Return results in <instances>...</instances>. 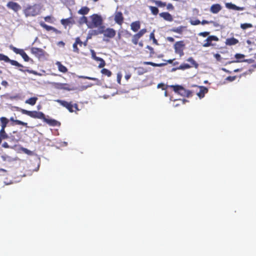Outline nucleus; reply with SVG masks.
<instances>
[{"instance_id":"nucleus-62","label":"nucleus","mask_w":256,"mask_h":256,"mask_svg":"<svg viewBox=\"0 0 256 256\" xmlns=\"http://www.w3.org/2000/svg\"><path fill=\"white\" fill-rule=\"evenodd\" d=\"M181 101H182V104H185V102H188V100H184V99L182 100Z\"/></svg>"},{"instance_id":"nucleus-37","label":"nucleus","mask_w":256,"mask_h":256,"mask_svg":"<svg viewBox=\"0 0 256 256\" xmlns=\"http://www.w3.org/2000/svg\"><path fill=\"white\" fill-rule=\"evenodd\" d=\"M190 68H191V66H190V65L189 64L184 63V64H180L179 66V67L178 68V69L184 70L188 69Z\"/></svg>"},{"instance_id":"nucleus-10","label":"nucleus","mask_w":256,"mask_h":256,"mask_svg":"<svg viewBox=\"0 0 256 256\" xmlns=\"http://www.w3.org/2000/svg\"><path fill=\"white\" fill-rule=\"evenodd\" d=\"M0 60H4L6 62H10L12 65L18 67L23 66L22 64L18 63L17 61L10 59L8 56L2 54H0Z\"/></svg>"},{"instance_id":"nucleus-60","label":"nucleus","mask_w":256,"mask_h":256,"mask_svg":"<svg viewBox=\"0 0 256 256\" xmlns=\"http://www.w3.org/2000/svg\"><path fill=\"white\" fill-rule=\"evenodd\" d=\"M242 70V68H237V69H236L234 70V72H240Z\"/></svg>"},{"instance_id":"nucleus-42","label":"nucleus","mask_w":256,"mask_h":256,"mask_svg":"<svg viewBox=\"0 0 256 256\" xmlns=\"http://www.w3.org/2000/svg\"><path fill=\"white\" fill-rule=\"evenodd\" d=\"M170 86H166L163 83H160V84H158L157 86V88H162V90H166V88L169 87Z\"/></svg>"},{"instance_id":"nucleus-12","label":"nucleus","mask_w":256,"mask_h":256,"mask_svg":"<svg viewBox=\"0 0 256 256\" xmlns=\"http://www.w3.org/2000/svg\"><path fill=\"white\" fill-rule=\"evenodd\" d=\"M8 8L12 10L14 12H17L21 10V6L17 2H9L6 4Z\"/></svg>"},{"instance_id":"nucleus-59","label":"nucleus","mask_w":256,"mask_h":256,"mask_svg":"<svg viewBox=\"0 0 256 256\" xmlns=\"http://www.w3.org/2000/svg\"><path fill=\"white\" fill-rule=\"evenodd\" d=\"M2 84L3 85V86H8V82L6 81L3 80L2 82Z\"/></svg>"},{"instance_id":"nucleus-9","label":"nucleus","mask_w":256,"mask_h":256,"mask_svg":"<svg viewBox=\"0 0 256 256\" xmlns=\"http://www.w3.org/2000/svg\"><path fill=\"white\" fill-rule=\"evenodd\" d=\"M102 34L104 38L110 39L116 36V31L112 28H104L102 30Z\"/></svg>"},{"instance_id":"nucleus-31","label":"nucleus","mask_w":256,"mask_h":256,"mask_svg":"<svg viewBox=\"0 0 256 256\" xmlns=\"http://www.w3.org/2000/svg\"><path fill=\"white\" fill-rule=\"evenodd\" d=\"M10 120L14 122L16 124L22 125L26 127L28 126V124L26 122H23L18 120H14L13 118H10Z\"/></svg>"},{"instance_id":"nucleus-36","label":"nucleus","mask_w":256,"mask_h":256,"mask_svg":"<svg viewBox=\"0 0 256 256\" xmlns=\"http://www.w3.org/2000/svg\"><path fill=\"white\" fill-rule=\"evenodd\" d=\"M153 2L158 7H164L166 6V3L160 0H153Z\"/></svg>"},{"instance_id":"nucleus-27","label":"nucleus","mask_w":256,"mask_h":256,"mask_svg":"<svg viewBox=\"0 0 256 256\" xmlns=\"http://www.w3.org/2000/svg\"><path fill=\"white\" fill-rule=\"evenodd\" d=\"M187 61L190 62V66L191 68H197L198 66V64L195 61L193 58L190 57L188 60Z\"/></svg>"},{"instance_id":"nucleus-34","label":"nucleus","mask_w":256,"mask_h":256,"mask_svg":"<svg viewBox=\"0 0 256 256\" xmlns=\"http://www.w3.org/2000/svg\"><path fill=\"white\" fill-rule=\"evenodd\" d=\"M101 73L108 77H110L112 74V72L110 70L105 68H104L101 70Z\"/></svg>"},{"instance_id":"nucleus-48","label":"nucleus","mask_w":256,"mask_h":256,"mask_svg":"<svg viewBox=\"0 0 256 256\" xmlns=\"http://www.w3.org/2000/svg\"><path fill=\"white\" fill-rule=\"evenodd\" d=\"M122 78V75L120 72H118L117 74V81L118 84H120L121 79Z\"/></svg>"},{"instance_id":"nucleus-54","label":"nucleus","mask_w":256,"mask_h":256,"mask_svg":"<svg viewBox=\"0 0 256 256\" xmlns=\"http://www.w3.org/2000/svg\"><path fill=\"white\" fill-rule=\"evenodd\" d=\"M242 62H246L248 64H252V63L254 62V60H253L252 58H250V59L244 60H242Z\"/></svg>"},{"instance_id":"nucleus-19","label":"nucleus","mask_w":256,"mask_h":256,"mask_svg":"<svg viewBox=\"0 0 256 256\" xmlns=\"http://www.w3.org/2000/svg\"><path fill=\"white\" fill-rule=\"evenodd\" d=\"M44 122L47 123L48 124H49L50 126H56L60 124V123L58 122L57 120H54V119H50V118H47L44 116V118L42 120Z\"/></svg>"},{"instance_id":"nucleus-49","label":"nucleus","mask_w":256,"mask_h":256,"mask_svg":"<svg viewBox=\"0 0 256 256\" xmlns=\"http://www.w3.org/2000/svg\"><path fill=\"white\" fill-rule=\"evenodd\" d=\"M92 56L93 59L97 61L96 58H100V57L96 56L95 52L94 50H91Z\"/></svg>"},{"instance_id":"nucleus-58","label":"nucleus","mask_w":256,"mask_h":256,"mask_svg":"<svg viewBox=\"0 0 256 256\" xmlns=\"http://www.w3.org/2000/svg\"><path fill=\"white\" fill-rule=\"evenodd\" d=\"M131 77V74H126V76H124V78H125L128 80Z\"/></svg>"},{"instance_id":"nucleus-23","label":"nucleus","mask_w":256,"mask_h":256,"mask_svg":"<svg viewBox=\"0 0 256 256\" xmlns=\"http://www.w3.org/2000/svg\"><path fill=\"white\" fill-rule=\"evenodd\" d=\"M105 28L104 26H100L98 27L97 30H92L90 32L91 36H97L102 34V30Z\"/></svg>"},{"instance_id":"nucleus-56","label":"nucleus","mask_w":256,"mask_h":256,"mask_svg":"<svg viewBox=\"0 0 256 256\" xmlns=\"http://www.w3.org/2000/svg\"><path fill=\"white\" fill-rule=\"evenodd\" d=\"M2 146L4 148H8L10 147L9 145L6 142H4Z\"/></svg>"},{"instance_id":"nucleus-25","label":"nucleus","mask_w":256,"mask_h":256,"mask_svg":"<svg viewBox=\"0 0 256 256\" xmlns=\"http://www.w3.org/2000/svg\"><path fill=\"white\" fill-rule=\"evenodd\" d=\"M56 64L60 72L63 73H66L68 72V70L66 67L62 64L60 62H56Z\"/></svg>"},{"instance_id":"nucleus-8","label":"nucleus","mask_w":256,"mask_h":256,"mask_svg":"<svg viewBox=\"0 0 256 256\" xmlns=\"http://www.w3.org/2000/svg\"><path fill=\"white\" fill-rule=\"evenodd\" d=\"M91 18L92 22V24H93L94 27L96 28L102 26V19L100 16L97 14H94L92 16Z\"/></svg>"},{"instance_id":"nucleus-63","label":"nucleus","mask_w":256,"mask_h":256,"mask_svg":"<svg viewBox=\"0 0 256 256\" xmlns=\"http://www.w3.org/2000/svg\"><path fill=\"white\" fill-rule=\"evenodd\" d=\"M82 19L84 20V22H87V18L86 16H83Z\"/></svg>"},{"instance_id":"nucleus-20","label":"nucleus","mask_w":256,"mask_h":256,"mask_svg":"<svg viewBox=\"0 0 256 256\" xmlns=\"http://www.w3.org/2000/svg\"><path fill=\"white\" fill-rule=\"evenodd\" d=\"M140 28V22L138 20L132 22L130 24V28L134 32H138Z\"/></svg>"},{"instance_id":"nucleus-47","label":"nucleus","mask_w":256,"mask_h":256,"mask_svg":"<svg viewBox=\"0 0 256 256\" xmlns=\"http://www.w3.org/2000/svg\"><path fill=\"white\" fill-rule=\"evenodd\" d=\"M44 19L46 22H50V23H52L53 22L52 20V17L50 16H46L44 18Z\"/></svg>"},{"instance_id":"nucleus-39","label":"nucleus","mask_w":256,"mask_h":256,"mask_svg":"<svg viewBox=\"0 0 256 256\" xmlns=\"http://www.w3.org/2000/svg\"><path fill=\"white\" fill-rule=\"evenodd\" d=\"M96 59L98 60L97 61H99L100 62V63L99 64H98V67L99 68H104L105 66H106V62L104 60V59H102V58H96Z\"/></svg>"},{"instance_id":"nucleus-50","label":"nucleus","mask_w":256,"mask_h":256,"mask_svg":"<svg viewBox=\"0 0 256 256\" xmlns=\"http://www.w3.org/2000/svg\"><path fill=\"white\" fill-rule=\"evenodd\" d=\"M210 34V32H200L198 35L200 36H202L203 37H206V36H208Z\"/></svg>"},{"instance_id":"nucleus-52","label":"nucleus","mask_w":256,"mask_h":256,"mask_svg":"<svg viewBox=\"0 0 256 256\" xmlns=\"http://www.w3.org/2000/svg\"><path fill=\"white\" fill-rule=\"evenodd\" d=\"M214 22L213 21H208L206 20H202V22H200V24H212Z\"/></svg>"},{"instance_id":"nucleus-33","label":"nucleus","mask_w":256,"mask_h":256,"mask_svg":"<svg viewBox=\"0 0 256 256\" xmlns=\"http://www.w3.org/2000/svg\"><path fill=\"white\" fill-rule=\"evenodd\" d=\"M144 64H146V65H150L153 66H158V67H161L164 65V64L163 63L156 64V63H154V62H144Z\"/></svg>"},{"instance_id":"nucleus-32","label":"nucleus","mask_w":256,"mask_h":256,"mask_svg":"<svg viewBox=\"0 0 256 256\" xmlns=\"http://www.w3.org/2000/svg\"><path fill=\"white\" fill-rule=\"evenodd\" d=\"M61 24L64 26H68L70 24L72 23V18H70L66 19H62L60 20Z\"/></svg>"},{"instance_id":"nucleus-22","label":"nucleus","mask_w":256,"mask_h":256,"mask_svg":"<svg viewBox=\"0 0 256 256\" xmlns=\"http://www.w3.org/2000/svg\"><path fill=\"white\" fill-rule=\"evenodd\" d=\"M200 91L198 92L197 95L200 98H204V94L208 92V89L204 86H200Z\"/></svg>"},{"instance_id":"nucleus-55","label":"nucleus","mask_w":256,"mask_h":256,"mask_svg":"<svg viewBox=\"0 0 256 256\" xmlns=\"http://www.w3.org/2000/svg\"><path fill=\"white\" fill-rule=\"evenodd\" d=\"M214 58H216V60H218V61H220L221 60V59H222V58H221V56L219 54H216L214 55Z\"/></svg>"},{"instance_id":"nucleus-13","label":"nucleus","mask_w":256,"mask_h":256,"mask_svg":"<svg viewBox=\"0 0 256 256\" xmlns=\"http://www.w3.org/2000/svg\"><path fill=\"white\" fill-rule=\"evenodd\" d=\"M30 52L36 56L38 57L39 58L42 57L44 56V50L40 48L32 47L30 49Z\"/></svg>"},{"instance_id":"nucleus-14","label":"nucleus","mask_w":256,"mask_h":256,"mask_svg":"<svg viewBox=\"0 0 256 256\" xmlns=\"http://www.w3.org/2000/svg\"><path fill=\"white\" fill-rule=\"evenodd\" d=\"M114 20L118 24L122 26L124 20L122 13L121 12H116L114 14Z\"/></svg>"},{"instance_id":"nucleus-2","label":"nucleus","mask_w":256,"mask_h":256,"mask_svg":"<svg viewBox=\"0 0 256 256\" xmlns=\"http://www.w3.org/2000/svg\"><path fill=\"white\" fill-rule=\"evenodd\" d=\"M56 102L60 104L62 106L66 108L70 112H76L79 110L78 104L76 103L72 104V102H68L61 100H55Z\"/></svg>"},{"instance_id":"nucleus-30","label":"nucleus","mask_w":256,"mask_h":256,"mask_svg":"<svg viewBox=\"0 0 256 256\" xmlns=\"http://www.w3.org/2000/svg\"><path fill=\"white\" fill-rule=\"evenodd\" d=\"M90 8L87 6L82 7L78 11V13L80 14L85 15L88 13Z\"/></svg>"},{"instance_id":"nucleus-24","label":"nucleus","mask_w":256,"mask_h":256,"mask_svg":"<svg viewBox=\"0 0 256 256\" xmlns=\"http://www.w3.org/2000/svg\"><path fill=\"white\" fill-rule=\"evenodd\" d=\"M0 125L1 126L0 130H5L8 124V122H9L8 119L6 117L3 116V117H2L0 118Z\"/></svg>"},{"instance_id":"nucleus-38","label":"nucleus","mask_w":256,"mask_h":256,"mask_svg":"<svg viewBox=\"0 0 256 256\" xmlns=\"http://www.w3.org/2000/svg\"><path fill=\"white\" fill-rule=\"evenodd\" d=\"M252 27V24L250 23H244L240 24V28L243 30L251 28Z\"/></svg>"},{"instance_id":"nucleus-1","label":"nucleus","mask_w":256,"mask_h":256,"mask_svg":"<svg viewBox=\"0 0 256 256\" xmlns=\"http://www.w3.org/2000/svg\"><path fill=\"white\" fill-rule=\"evenodd\" d=\"M170 88H172L173 90L176 94L182 96L190 97L192 96V92L186 89L182 86L180 85H170Z\"/></svg>"},{"instance_id":"nucleus-43","label":"nucleus","mask_w":256,"mask_h":256,"mask_svg":"<svg viewBox=\"0 0 256 256\" xmlns=\"http://www.w3.org/2000/svg\"><path fill=\"white\" fill-rule=\"evenodd\" d=\"M73 47V51L77 54H78L80 52V50L78 47V44L76 43V42H74V44L72 45Z\"/></svg>"},{"instance_id":"nucleus-64","label":"nucleus","mask_w":256,"mask_h":256,"mask_svg":"<svg viewBox=\"0 0 256 256\" xmlns=\"http://www.w3.org/2000/svg\"><path fill=\"white\" fill-rule=\"evenodd\" d=\"M126 34H128L129 36H131V34L128 30H126Z\"/></svg>"},{"instance_id":"nucleus-4","label":"nucleus","mask_w":256,"mask_h":256,"mask_svg":"<svg viewBox=\"0 0 256 256\" xmlns=\"http://www.w3.org/2000/svg\"><path fill=\"white\" fill-rule=\"evenodd\" d=\"M39 10L36 5L28 6L24 10V14L26 16H35L38 14Z\"/></svg>"},{"instance_id":"nucleus-35","label":"nucleus","mask_w":256,"mask_h":256,"mask_svg":"<svg viewBox=\"0 0 256 256\" xmlns=\"http://www.w3.org/2000/svg\"><path fill=\"white\" fill-rule=\"evenodd\" d=\"M149 8L151 12L154 15L156 16L158 14L159 10H158V9L156 7L153 6H150Z\"/></svg>"},{"instance_id":"nucleus-29","label":"nucleus","mask_w":256,"mask_h":256,"mask_svg":"<svg viewBox=\"0 0 256 256\" xmlns=\"http://www.w3.org/2000/svg\"><path fill=\"white\" fill-rule=\"evenodd\" d=\"M38 100V98L36 97H32L28 100H26L25 102L26 104H29L31 106H34Z\"/></svg>"},{"instance_id":"nucleus-53","label":"nucleus","mask_w":256,"mask_h":256,"mask_svg":"<svg viewBox=\"0 0 256 256\" xmlns=\"http://www.w3.org/2000/svg\"><path fill=\"white\" fill-rule=\"evenodd\" d=\"M166 6V8L168 10H174V6L172 4H168Z\"/></svg>"},{"instance_id":"nucleus-21","label":"nucleus","mask_w":256,"mask_h":256,"mask_svg":"<svg viewBox=\"0 0 256 256\" xmlns=\"http://www.w3.org/2000/svg\"><path fill=\"white\" fill-rule=\"evenodd\" d=\"M238 43V40L234 38L226 39L225 44L226 46H234Z\"/></svg>"},{"instance_id":"nucleus-15","label":"nucleus","mask_w":256,"mask_h":256,"mask_svg":"<svg viewBox=\"0 0 256 256\" xmlns=\"http://www.w3.org/2000/svg\"><path fill=\"white\" fill-rule=\"evenodd\" d=\"M218 38L217 36H209L206 40V43L204 44L202 46L204 47H208L212 45V41H218Z\"/></svg>"},{"instance_id":"nucleus-28","label":"nucleus","mask_w":256,"mask_h":256,"mask_svg":"<svg viewBox=\"0 0 256 256\" xmlns=\"http://www.w3.org/2000/svg\"><path fill=\"white\" fill-rule=\"evenodd\" d=\"M184 28V26H180L177 28H173L170 30V32L178 33L179 34H182Z\"/></svg>"},{"instance_id":"nucleus-6","label":"nucleus","mask_w":256,"mask_h":256,"mask_svg":"<svg viewBox=\"0 0 256 256\" xmlns=\"http://www.w3.org/2000/svg\"><path fill=\"white\" fill-rule=\"evenodd\" d=\"M147 30L146 28H142L140 30L138 33L132 36V42L134 45L138 44V40L146 32Z\"/></svg>"},{"instance_id":"nucleus-5","label":"nucleus","mask_w":256,"mask_h":256,"mask_svg":"<svg viewBox=\"0 0 256 256\" xmlns=\"http://www.w3.org/2000/svg\"><path fill=\"white\" fill-rule=\"evenodd\" d=\"M184 46L185 44L182 40L176 42L174 45L175 52L178 54L180 56H184Z\"/></svg>"},{"instance_id":"nucleus-44","label":"nucleus","mask_w":256,"mask_h":256,"mask_svg":"<svg viewBox=\"0 0 256 256\" xmlns=\"http://www.w3.org/2000/svg\"><path fill=\"white\" fill-rule=\"evenodd\" d=\"M190 23L192 25L196 26L200 24V21L198 20H190Z\"/></svg>"},{"instance_id":"nucleus-57","label":"nucleus","mask_w":256,"mask_h":256,"mask_svg":"<svg viewBox=\"0 0 256 256\" xmlns=\"http://www.w3.org/2000/svg\"><path fill=\"white\" fill-rule=\"evenodd\" d=\"M167 40L170 42H174V38L170 36L167 38Z\"/></svg>"},{"instance_id":"nucleus-18","label":"nucleus","mask_w":256,"mask_h":256,"mask_svg":"<svg viewBox=\"0 0 256 256\" xmlns=\"http://www.w3.org/2000/svg\"><path fill=\"white\" fill-rule=\"evenodd\" d=\"M160 16L166 21L170 22L173 20L172 16L168 12H161L160 14Z\"/></svg>"},{"instance_id":"nucleus-16","label":"nucleus","mask_w":256,"mask_h":256,"mask_svg":"<svg viewBox=\"0 0 256 256\" xmlns=\"http://www.w3.org/2000/svg\"><path fill=\"white\" fill-rule=\"evenodd\" d=\"M225 5L226 7L229 10H244L245 9L244 7H240L236 6L232 2H227Z\"/></svg>"},{"instance_id":"nucleus-7","label":"nucleus","mask_w":256,"mask_h":256,"mask_svg":"<svg viewBox=\"0 0 256 256\" xmlns=\"http://www.w3.org/2000/svg\"><path fill=\"white\" fill-rule=\"evenodd\" d=\"M53 86L54 88L58 90H64L68 91L73 90L74 88L66 83L54 82Z\"/></svg>"},{"instance_id":"nucleus-46","label":"nucleus","mask_w":256,"mask_h":256,"mask_svg":"<svg viewBox=\"0 0 256 256\" xmlns=\"http://www.w3.org/2000/svg\"><path fill=\"white\" fill-rule=\"evenodd\" d=\"M75 42L78 45V44L80 46H82V42L80 40L79 37L76 38Z\"/></svg>"},{"instance_id":"nucleus-45","label":"nucleus","mask_w":256,"mask_h":256,"mask_svg":"<svg viewBox=\"0 0 256 256\" xmlns=\"http://www.w3.org/2000/svg\"><path fill=\"white\" fill-rule=\"evenodd\" d=\"M236 76H228L226 78V80L228 82H232L236 79Z\"/></svg>"},{"instance_id":"nucleus-51","label":"nucleus","mask_w":256,"mask_h":256,"mask_svg":"<svg viewBox=\"0 0 256 256\" xmlns=\"http://www.w3.org/2000/svg\"><path fill=\"white\" fill-rule=\"evenodd\" d=\"M85 79H88V80H94V81H96V82H98V80L97 78H92V77H90V76H84L83 77Z\"/></svg>"},{"instance_id":"nucleus-26","label":"nucleus","mask_w":256,"mask_h":256,"mask_svg":"<svg viewBox=\"0 0 256 256\" xmlns=\"http://www.w3.org/2000/svg\"><path fill=\"white\" fill-rule=\"evenodd\" d=\"M40 24L42 28H43L48 31H50L51 30H53L54 32L56 31V28L52 26L47 25L44 22H40Z\"/></svg>"},{"instance_id":"nucleus-40","label":"nucleus","mask_w":256,"mask_h":256,"mask_svg":"<svg viewBox=\"0 0 256 256\" xmlns=\"http://www.w3.org/2000/svg\"><path fill=\"white\" fill-rule=\"evenodd\" d=\"M0 136H1L4 140H6L8 138V136L6 133L5 130H0Z\"/></svg>"},{"instance_id":"nucleus-41","label":"nucleus","mask_w":256,"mask_h":256,"mask_svg":"<svg viewBox=\"0 0 256 256\" xmlns=\"http://www.w3.org/2000/svg\"><path fill=\"white\" fill-rule=\"evenodd\" d=\"M234 56H235L237 60H239V59L244 58L245 56L243 54H235ZM240 62V61L238 60H235V61H233L232 62Z\"/></svg>"},{"instance_id":"nucleus-17","label":"nucleus","mask_w":256,"mask_h":256,"mask_svg":"<svg viewBox=\"0 0 256 256\" xmlns=\"http://www.w3.org/2000/svg\"><path fill=\"white\" fill-rule=\"evenodd\" d=\"M222 9V6L219 4H216L212 5L210 8V11L212 14H218Z\"/></svg>"},{"instance_id":"nucleus-61","label":"nucleus","mask_w":256,"mask_h":256,"mask_svg":"<svg viewBox=\"0 0 256 256\" xmlns=\"http://www.w3.org/2000/svg\"><path fill=\"white\" fill-rule=\"evenodd\" d=\"M150 38H152V39L155 38L154 33H151L150 34Z\"/></svg>"},{"instance_id":"nucleus-11","label":"nucleus","mask_w":256,"mask_h":256,"mask_svg":"<svg viewBox=\"0 0 256 256\" xmlns=\"http://www.w3.org/2000/svg\"><path fill=\"white\" fill-rule=\"evenodd\" d=\"M11 50H13L16 54H20L22 57L23 58L25 62H28L30 60V58L27 54L25 52L24 50L22 49H18L14 46H10Z\"/></svg>"},{"instance_id":"nucleus-3","label":"nucleus","mask_w":256,"mask_h":256,"mask_svg":"<svg viewBox=\"0 0 256 256\" xmlns=\"http://www.w3.org/2000/svg\"><path fill=\"white\" fill-rule=\"evenodd\" d=\"M19 111L22 114H26L32 118L41 120H43V118H44V114L42 112H38L36 110L29 111L22 108H20Z\"/></svg>"}]
</instances>
